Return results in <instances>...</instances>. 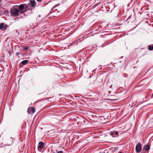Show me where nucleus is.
Returning <instances> with one entry per match:
<instances>
[{"label": "nucleus", "instance_id": "1", "mask_svg": "<svg viewBox=\"0 0 153 153\" xmlns=\"http://www.w3.org/2000/svg\"><path fill=\"white\" fill-rule=\"evenodd\" d=\"M25 11L19 10L18 6L15 5L10 10V12L11 14L14 16L19 15L20 14L23 13Z\"/></svg>", "mask_w": 153, "mask_h": 153}, {"label": "nucleus", "instance_id": "2", "mask_svg": "<svg viewBox=\"0 0 153 153\" xmlns=\"http://www.w3.org/2000/svg\"><path fill=\"white\" fill-rule=\"evenodd\" d=\"M142 149L141 145L140 143H138L136 146V151L137 153H139L141 152Z\"/></svg>", "mask_w": 153, "mask_h": 153}, {"label": "nucleus", "instance_id": "3", "mask_svg": "<svg viewBox=\"0 0 153 153\" xmlns=\"http://www.w3.org/2000/svg\"><path fill=\"white\" fill-rule=\"evenodd\" d=\"M7 25L4 24V23L0 24V29L2 30H5L7 29Z\"/></svg>", "mask_w": 153, "mask_h": 153}, {"label": "nucleus", "instance_id": "4", "mask_svg": "<svg viewBox=\"0 0 153 153\" xmlns=\"http://www.w3.org/2000/svg\"><path fill=\"white\" fill-rule=\"evenodd\" d=\"M35 109L33 107H30L28 109L27 112L28 114H30L31 112L34 113L35 112Z\"/></svg>", "mask_w": 153, "mask_h": 153}, {"label": "nucleus", "instance_id": "5", "mask_svg": "<svg viewBox=\"0 0 153 153\" xmlns=\"http://www.w3.org/2000/svg\"><path fill=\"white\" fill-rule=\"evenodd\" d=\"M110 134L113 137H115L119 136L118 132L116 131H111Z\"/></svg>", "mask_w": 153, "mask_h": 153}, {"label": "nucleus", "instance_id": "6", "mask_svg": "<svg viewBox=\"0 0 153 153\" xmlns=\"http://www.w3.org/2000/svg\"><path fill=\"white\" fill-rule=\"evenodd\" d=\"M44 146V143L42 142H39V143L38 148L39 149H41Z\"/></svg>", "mask_w": 153, "mask_h": 153}, {"label": "nucleus", "instance_id": "7", "mask_svg": "<svg viewBox=\"0 0 153 153\" xmlns=\"http://www.w3.org/2000/svg\"><path fill=\"white\" fill-rule=\"evenodd\" d=\"M25 6L26 7V4L25 5L24 4H21L19 6H18V9L19 10H22L25 8Z\"/></svg>", "mask_w": 153, "mask_h": 153}, {"label": "nucleus", "instance_id": "8", "mask_svg": "<svg viewBox=\"0 0 153 153\" xmlns=\"http://www.w3.org/2000/svg\"><path fill=\"white\" fill-rule=\"evenodd\" d=\"M79 39H76L71 43L70 45H74L75 44H77L79 42Z\"/></svg>", "mask_w": 153, "mask_h": 153}, {"label": "nucleus", "instance_id": "9", "mask_svg": "<svg viewBox=\"0 0 153 153\" xmlns=\"http://www.w3.org/2000/svg\"><path fill=\"white\" fill-rule=\"evenodd\" d=\"M30 6L32 7H34L36 5V3L35 1H31L30 3L29 4Z\"/></svg>", "mask_w": 153, "mask_h": 153}, {"label": "nucleus", "instance_id": "10", "mask_svg": "<svg viewBox=\"0 0 153 153\" xmlns=\"http://www.w3.org/2000/svg\"><path fill=\"white\" fill-rule=\"evenodd\" d=\"M149 149L150 147L149 146L148 144H147L146 145H145L144 147V150L146 151L149 150Z\"/></svg>", "mask_w": 153, "mask_h": 153}, {"label": "nucleus", "instance_id": "11", "mask_svg": "<svg viewBox=\"0 0 153 153\" xmlns=\"http://www.w3.org/2000/svg\"><path fill=\"white\" fill-rule=\"evenodd\" d=\"M28 62V60H25L24 61H22L21 63H22V64H23L24 65H25L26 64H27Z\"/></svg>", "mask_w": 153, "mask_h": 153}, {"label": "nucleus", "instance_id": "12", "mask_svg": "<svg viewBox=\"0 0 153 153\" xmlns=\"http://www.w3.org/2000/svg\"><path fill=\"white\" fill-rule=\"evenodd\" d=\"M148 48L149 50L150 51L153 50V45H149Z\"/></svg>", "mask_w": 153, "mask_h": 153}, {"label": "nucleus", "instance_id": "13", "mask_svg": "<svg viewBox=\"0 0 153 153\" xmlns=\"http://www.w3.org/2000/svg\"><path fill=\"white\" fill-rule=\"evenodd\" d=\"M23 49L25 50H27L28 49V47L27 46H25L23 47Z\"/></svg>", "mask_w": 153, "mask_h": 153}, {"label": "nucleus", "instance_id": "14", "mask_svg": "<svg viewBox=\"0 0 153 153\" xmlns=\"http://www.w3.org/2000/svg\"><path fill=\"white\" fill-rule=\"evenodd\" d=\"M59 5V4H58L56 5H55L54 6V7H53V8H55L56 7L58 6Z\"/></svg>", "mask_w": 153, "mask_h": 153}, {"label": "nucleus", "instance_id": "15", "mask_svg": "<svg viewBox=\"0 0 153 153\" xmlns=\"http://www.w3.org/2000/svg\"><path fill=\"white\" fill-rule=\"evenodd\" d=\"M62 151H59L58 152V153H62Z\"/></svg>", "mask_w": 153, "mask_h": 153}, {"label": "nucleus", "instance_id": "16", "mask_svg": "<svg viewBox=\"0 0 153 153\" xmlns=\"http://www.w3.org/2000/svg\"><path fill=\"white\" fill-rule=\"evenodd\" d=\"M151 97H152V98H153V93L151 95Z\"/></svg>", "mask_w": 153, "mask_h": 153}, {"label": "nucleus", "instance_id": "17", "mask_svg": "<svg viewBox=\"0 0 153 153\" xmlns=\"http://www.w3.org/2000/svg\"><path fill=\"white\" fill-rule=\"evenodd\" d=\"M98 4H97L96 5V6H97L98 5Z\"/></svg>", "mask_w": 153, "mask_h": 153}, {"label": "nucleus", "instance_id": "18", "mask_svg": "<svg viewBox=\"0 0 153 153\" xmlns=\"http://www.w3.org/2000/svg\"><path fill=\"white\" fill-rule=\"evenodd\" d=\"M118 153H121V152H120Z\"/></svg>", "mask_w": 153, "mask_h": 153}, {"label": "nucleus", "instance_id": "19", "mask_svg": "<svg viewBox=\"0 0 153 153\" xmlns=\"http://www.w3.org/2000/svg\"><path fill=\"white\" fill-rule=\"evenodd\" d=\"M1 6V5L0 4V7Z\"/></svg>", "mask_w": 153, "mask_h": 153}]
</instances>
